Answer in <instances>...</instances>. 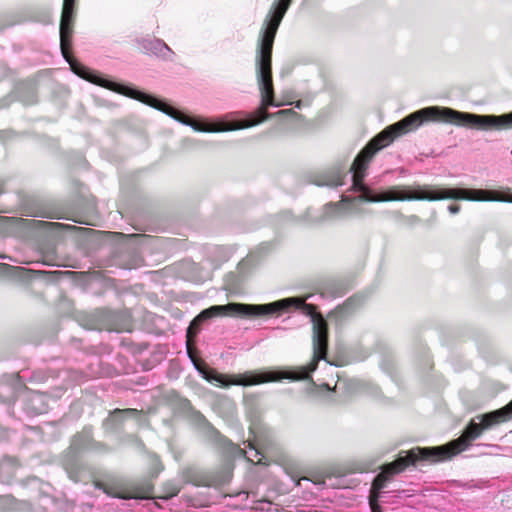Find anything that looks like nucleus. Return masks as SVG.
Masks as SVG:
<instances>
[{
	"mask_svg": "<svg viewBox=\"0 0 512 512\" xmlns=\"http://www.w3.org/2000/svg\"><path fill=\"white\" fill-rule=\"evenodd\" d=\"M439 122L431 106L419 109L402 120L387 126L374 136L356 155L352 165L345 170L341 165L308 172L303 176V182L318 187L340 188L348 184L347 190L357 193L351 197L341 195L339 202H329L322 208H308L306 212L297 217L289 210L281 212L277 217L280 221L303 223L307 225L321 224L343 217L350 212L356 202H387V201H439V200H467V201H499L512 203L510 188L499 190H485L477 188L441 187L431 184L414 183L413 185H394L378 190L369 187L364 179L368 167L375 155L389 146L397 137L415 130L424 122Z\"/></svg>",
	"mask_w": 512,
	"mask_h": 512,
	"instance_id": "f257e3e1",
	"label": "nucleus"
},
{
	"mask_svg": "<svg viewBox=\"0 0 512 512\" xmlns=\"http://www.w3.org/2000/svg\"><path fill=\"white\" fill-rule=\"evenodd\" d=\"M293 0H274L263 23L257 41L256 78L261 94V107L254 113L231 112L220 117L209 118L193 116L171 105L165 99L146 92L132 84L116 81L100 73V86L129 98L140 101L169 116L178 123L192 128L196 132L218 133L234 131L255 126L274 116L286 121L299 123L302 115L293 109H282L271 114L266 113L267 107L294 105L297 109L308 106L307 101L280 103L275 100L272 82V50L278 28L290 8Z\"/></svg>",
	"mask_w": 512,
	"mask_h": 512,
	"instance_id": "f03ea898",
	"label": "nucleus"
},
{
	"mask_svg": "<svg viewBox=\"0 0 512 512\" xmlns=\"http://www.w3.org/2000/svg\"><path fill=\"white\" fill-rule=\"evenodd\" d=\"M353 286L352 276H339L323 280L318 286V293L282 298L264 304L230 302L225 305H213L202 310L197 319L207 321L219 316H232L244 319L281 316L284 313L297 312L309 318L312 323L313 358L302 367L317 368L319 361L327 360L328 327L325 320L317 316V306L307 303L309 299L332 301L344 296Z\"/></svg>",
	"mask_w": 512,
	"mask_h": 512,
	"instance_id": "7ed1b4c3",
	"label": "nucleus"
},
{
	"mask_svg": "<svg viewBox=\"0 0 512 512\" xmlns=\"http://www.w3.org/2000/svg\"><path fill=\"white\" fill-rule=\"evenodd\" d=\"M472 419L463 431V437H459L444 445L429 447H414L407 451H400L396 460L386 463L383 471L389 478L405 471L410 467L424 464H435L450 460L458 453L469 449L471 442L481 436L483 431L512 419V400L500 409L484 413Z\"/></svg>",
	"mask_w": 512,
	"mask_h": 512,
	"instance_id": "20e7f679",
	"label": "nucleus"
},
{
	"mask_svg": "<svg viewBox=\"0 0 512 512\" xmlns=\"http://www.w3.org/2000/svg\"><path fill=\"white\" fill-rule=\"evenodd\" d=\"M314 367H289L274 369H259L245 371L238 374H223L213 369L202 371L198 369L199 374L209 383L221 387L229 388L231 385L236 386H253L267 382H279L282 380L296 381L306 379Z\"/></svg>",
	"mask_w": 512,
	"mask_h": 512,
	"instance_id": "39448f33",
	"label": "nucleus"
},
{
	"mask_svg": "<svg viewBox=\"0 0 512 512\" xmlns=\"http://www.w3.org/2000/svg\"><path fill=\"white\" fill-rule=\"evenodd\" d=\"M106 446L93 439L92 427L86 426L77 433L65 451L62 458V466L69 477L75 483H87L91 479V471L82 459V453L88 451L102 452Z\"/></svg>",
	"mask_w": 512,
	"mask_h": 512,
	"instance_id": "423d86ee",
	"label": "nucleus"
},
{
	"mask_svg": "<svg viewBox=\"0 0 512 512\" xmlns=\"http://www.w3.org/2000/svg\"><path fill=\"white\" fill-rule=\"evenodd\" d=\"M431 108L439 122L482 131L512 129V111L495 115L462 112L445 106H431Z\"/></svg>",
	"mask_w": 512,
	"mask_h": 512,
	"instance_id": "0eeeda50",
	"label": "nucleus"
},
{
	"mask_svg": "<svg viewBox=\"0 0 512 512\" xmlns=\"http://www.w3.org/2000/svg\"><path fill=\"white\" fill-rule=\"evenodd\" d=\"M316 370V368L309 373V376L305 380H310L312 390L318 395L323 396L326 401H332L333 396L336 391L343 393L346 396H352L360 393L368 394L374 398L383 397L380 388L371 381L357 379V378H338V381L335 385V389H332L328 384L324 383L322 385H316L314 381H312V373ZM299 379L298 381H300Z\"/></svg>",
	"mask_w": 512,
	"mask_h": 512,
	"instance_id": "6e6552de",
	"label": "nucleus"
},
{
	"mask_svg": "<svg viewBox=\"0 0 512 512\" xmlns=\"http://www.w3.org/2000/svg\"><path fill=\"white\" fill-rule=\"evenodd\" d=\"M195 420L207 439L227 455H245V457L251 461L252 458L261 455L259 448H257L255 444L249 440L244 441V444H247L245 449L248 450L244 451L241 449L238 445L234 444L231 440L222 435L201 413L196 414Z\"/></svg>",
	"mask_w": 512,
	"mask_h": 512,
	"instance_id": "1a4fd4ad",
	"label": "nucleus"
},
{
	"mask_svg": "<svg viewBox=\"0 0 512 512\" xmlns=\"http://www.w3.org/2000/svg\"><path fill=\"white\" fill-rule=\"evenodd\" d=\"M104 353L110 354L107 345H102L99 348L93 347L92 351L83 353L81 366L73 370L79 374V377L75 376L74 380L81 382L90 378L115 377L116 370L113 364L102 359L101 355Z\"/></svg>",
	"mask_w": 512,
	"mask_h": 512,
	"instance_id": "9d476101",
	"label": "nucleus"
},
{
	"mask_svg": "<svg viewBox=\"0 0 512 512\" xmlns=\"http://www.w3.org/2000/svg\"><path fill=\"white\" fill-rule=\"evenodd\" d=\"M118 345L130 352L141 366L142 370L149 371L160 364L167 354L165 345L157 344L148 351L149 344L146 342L136 343L130 335L116 336Z\"/></svg>",
	"mask_w": 512,
	"mask_h": 512,
	"instance_id": "9b49d317",
	"label": "nucleus"
},
{
	"mask_svg": "<svg viewBox=\"0 0 512 512\" xmlns=\"http://www.w3.org/2000/svg\"><path fill=\"white\" fill-rule=\"evenodd\" d=\"M26 22L48 25L52 22L51 12L47 7H23L17 11L0 15V32L7 27Z\"/></svg>",
	"mask_w": 512,
	"mask_h": 512,
	"instance_id": "f8f14e48",
	"label": "nucleus"
},
{
	"mask_svg": "<svg viewBox=\"0 0 512 512\" xmlns=\"http://www.w3.org/2000/svg\"><path fill=\"white\" fill-rule=\"evenodd\" d=\"M17 406L27 417H35L44 414L49 408L46 394L30 389H23L21 392L15 394L11 408L15 411Z\"/></svg>",
	"mask_w": 512,
	"mask_h": 512,
	"instance_id": "ddd939ff",
	"label": "nucleus"
},
{
	"mask_svg": "<svg viewBox=\"0 0 512 512\" xmlns=\"http://www.w3.org/2000/svg\"><path fill=\"white\" fill-rule=\"evenodd\" d=\"M235 249L232 246L208 244L203 246V259L209 264L210 269L201 271L193 277L196 282H203L211 277V271L219 269L234 254Z\"/></svg>",
	"mask_w": 512,
	"mask_h": 512,
	"instance_id": "4468645a",
	"label": "nucleus"
},
{
	"mask_svg": "<svg viewBox=\"0 0 512 512\" xmlns=\"http://www.w3.org/2000/svg\"><path fill=\"white\" fill-rule=\"evenodd\" d=\"M0 269L4 275L23 284H28L34 279H40L46 283H53L64 273L63 271L33 270L22 266H12L6 263H0Z\"/></svg>",
	"mask_w": 512,
	"mask_h": 512,
	"instance_id": "2eb2a0df",
	"label": "nucleus"
},
{
	"mask_svg": "<svg viewBox=\"0 0 512 512\" xmlns=\"http://www.w3.org/2000/svg\"><path fill=\"white\" fill-rule=\"evenodd\" d=\"M62 374H67V371L55 370L50 367H40L33 370L23 369L18 373H12V377L16 378L19 392L23 389H28L26 383L32 385H39L47 383L49 380H54L61 377Z\"/></svg>",
	"mask_w": 512,
	"mask_h": 512,
	"instance_id": "dca6fc26",
	"label": "nucleus"
},
{
	"mask_svg": "<svg viewBox=\"0 0 512 512\" xmlns=\"http://www.w3.org/2000/svg\"><path fill=\"white\" fill-rule=\"evenodd\" d=\"M93 485L96 489L102 490L108 497L120 500H134L136 502L148 499L153 490L151 483H145L141 488H135L133 490L120 486H108L95 480H93Z\"/></svg>",
	"mask_w": 512,
	"mask_h": 512,
	"instance_id": "f3484780",
	"label": "nucleus"
},
{
	"mask_svg": "<svg viewBox=\"0 0 512 512\" xmlns=\"http://www.w3.org/2000/svg\"><path fill=\"white\" fill-rule=\"evenodd\" d=\"M137 241L136 246L128 247L121 252L115 259L123 270L136 269L144 264V258L141 254L139 245L147 243L152 238L146 234L131 235Z\"/></svg>",
	"mask_w": 512,
	"mask_h": 512,
	"instance_id": "a211bd4d",
	"label": "nucleus"
},
{
	"mask_svg": "<svg viewBox=\"0 0 512 512\" xmlns=\"http://www.w3.org/2000/svg\"><path fill=\"white\" fill-rule=\"evenodd\" d=\"M140 412L137 409H115L103 420L102 427L105 433L119 434L128 419L138 418Z\"/></svg>",
	"mask_w": 512,
	"mask_h": 512,
	"instance_id": "6ab92c4d",
	"label": "nucleus"
},
{
	"mask_svg": "<svg viewBox=\"0 0 512 512\" xmlns=\"http://www.w3.org/2000/svg\"><path fill=\"white\" fill-rule=\"evenodd\" d=\"M17 393H19V386H17L16 378L12 377L11 374L3 375L0 379V404L6 407L9 416L20 419L21 416L11 408Z\"/></svg>",
	"mask_w": 512,
	"mask_h": 512,
	"instance_id": "aec40b11",
	"label": "nucleus"
},
{
	"mask_svg": "<svg viewBox=\"0 0 512 512\" xmlns=\"http://www.w3.org/2000/svg\"><path fill=\"white\" fill-rule=\"evenodd\" d=\"M138 48L147 55H153L163 60H171L173 50L159 38H140L136 40Z\"/></svg>",
	"mask_w": 512,
	"mask_h": 512,
	"instance_id": "412c9836",
	"label": "nucleus"
},
{
	"mask_svg": "<svg viewBox=\"0 0 512 512\" xmlns=\"http://www.w3.org/2000/svg\"><path fill=\"white\" fill-rule=\"evenodd\" d=\"M213 410L218 414L229 426L238 427L236 419V406L234 401L227 396H218L213 401Z\"/></svg>",
	"mask_w": 512,
	"mask_h": 512,
	"instance_id": "4be33fe9",
	"label": "nucleus"
},
{
	"mask_svg": "<svg viewBox=\"0 0 512 512\" xmlns=\"http://www.w3.org/2000/svg\"><path fill=\"white\" fill-rule=\"evenodd\" d=\"M365 298L366 297L362 294H354L332 310L330 316L333 317L338 324L343 323L364 303Z\"/></svg>",
	"mask_w": 512,
	"mask_h": 512,
	"instance_id": "5701e85b",
	"label": "nucleus"
},
{
	"mask_svg": "<svg viewBox=\"0 0 512 512\" xmlns=\"http://www.w3.org/2000/svg\"><path fill=\"white\" fill-rule=\"evenodd\" d=\"M345 475H335V474H326V475H316L310 478H303V480L311 481L318 491H321L326 488H341L346 485Z\"/></svg>",
	"mask_w": 512,
	"mask_h": 512,
	"instance_id": "b1692460",
	"label": "nucleus"
},
{
	"mask_svg": "<svg viewBox=\"0 0 512 512\" xmlns=\"http://www.w3.org/2000/svg\"><path fill=\"white\" fill-rule=\"evenodd\" d=\"M18 468L17 460L12 457H4L0 462V482L10 484Z\"/></svg>",
	"mask_w": 512,
	"mask_h": 512,
	"instance_id": "393cba45",
	"label": "nucleus"
},
{
	"mask_svg": "<svg viewBox=\"0 0 512 512\" xmlns=\"http://www.w3.org/2000/svg\"><path fill=\"white\" fill-rule=\"evenodd\" d=\"M369 356V350L359 344L349 345L343 355V363L360 362Z\"/></svg>",
	"mask_w": 512,
	"mask_h": 512,
	"instance_id": "a878e982",
	"label": "nucleus"
},
{
	"mask_svg": "<svg viewBox=\"0 0 512 512\" xmlns=\"http://www.w3.org/2000/svg\"><path fill=\"white\" fill-rule=\"evenodd\" d=\"M271 246L272 245L268 242L262 243L247 255L243 263H247L250 266H256L260 263L262 257L269 253Z\"/></svg>",
	"mask_w": 512,
	"mask_h": 512,
	"instance_id": "bb28decb",
	"label": "nucleus"
},
{
	"mask_svg": "<svg viewBox=\"0 0 512 512\" xmlns=\"http://www.w3.org/2000/svg\"><path fill=\"white\" fill-rule=\"evenodd\" d=\"M145 321L152 324L151 332L154 334H161L167 327V320L165 317L157 315L155 313L148 312L145 315Z\"/></svg>",
	"mask_w": 512,
	"mask_h": 512,
	"instance_id": "cd10ccee",
	"label": "nucleus"
},
{
	"mask_svg": "<svg viewBox=\"0 0 512 512\" xmlns=\"http://www.w3.org/2000/svg\"><path fill=\"white\" fill-rule=\"evenodd\" d=\"M380 368L385 374H387L393 380H395L396 364H395V359H394L393 355H390V354L383 355V357L380 361Z\"/></svg>",
	"mask_w": 512,
	"mask_h": 512,
	"instance_id": "c85d7f7f",
	"label": "nucleus"
},
{
	"mask_svg": "<svg viewBox=\"0 0 512 512\" xmlns=\"http://www.w3.org/2000/svg\"><path fill=\"white\" fill-rule=\"evenodd\" d=\"M116 370L115 376L121 374H130L134 371L133 366L129 363V360L126 356L118 354L116 357V364L113 365Z\"/></svg>",
	"mask_w": 512,
	"mask_h": 512,
	"instance_id": "c756f323",
	"label": "nucleus"
},
{
	"mask_svg": "<svg viewBox=\"0 0 512 512\" xmlns=\"http://www.w3.org/2000/svg\"><path fill=\"white\" fill-rule=\"evenodd\" d=\"M16 509V500L13 496L0 495V512H10Z\"/></svg>",
	"mask_w": 512,
	"mask_h": 512,
	"instance_id": "7c9ffc66",
	"label": "nucleus"
},
{
	"mask_svg": "<svg viewBox=\"0 0 512 512\" xmlns=\"http://www.w3.org/2000/svg\"><path fill=\"white\" fill-rule=\"evenodd\" d=\"M38 223H42L46 228L55 230V231H74L78 229L76 226L69 225V224H63L60 222H44V221H38Z\"/></svg>",
	"mask_w": 512,
	"mask_h": 512,
	"instance_id": "2f4dec72",
	"label": "nucleus"
},
{
	"mask_svg": "<svg viewBox=\"0 0 512 512\" xmlns=\"http://www.w3.org/2000/svg\"><path fill=\"white\" fill-rule=\"evenodd\" d=\"M258 394L255 393H245L243 396L244 404L250 409H255L257 404Z\"/></svg>",
	"mask_w": 512,
	"mask_h": 512,
	"instance_id": "473e14b6",
	"label": "nucleus"
},
{
	"mask_svg": "<svg viewBox=\"0 0 512 512\" xmlns=\"http://www.w3.org/2000/svg\"><path fill=\"white\" fill-rule=\"evenodd\" d=\"M43 432H46V430H51L53 434V439H58L60 436V432L58 430V426L55 423H45L43 426L40 427Z\"/></svg>",
	"mask_w": 512,
	"mask_h": 512,
	"instance_id": "72a5a7b5",
	"label": "nucleus"
},
{
	"mask_svg": "<svg viewBox=\"0 0 512 512\" xmlns=\"http://www.w3.org/2000/svg\"><path fill=\"white\" fill-rule=\"evenodd\" d=\"M163 470V466L162 464L160 463V461L158 460V458L156 456H154L153 458V466H152V469H151V476L153 478H156L158 477L159 473Z\"/></svg>",
	"mask_w": 512,
	"mask_h": 512,
	"instance_id": "f704fd0d",
	"label": "nucleus"
},
{
	"mask_svg": "<svg viewBox=\"0 0 512 512\" xmlns=\"http://www.w3.org/2000/svg\"><path fill=\"white\" fill-rule=\"evenodd\" d=\"M402 218L404 219V222L410 226L417 225L421 221L417 215H409V216L402 215Z\"/></svg>",
	"mask_w": 512,
	"mask_h": 512,
	"instance_id": "c9c22d12",
	"label": "nucleus"
},
{
	"mask_svg": "<svg viewBox=\"0 0 512 512\" xmlns=\"http://www.w3.org/2000/svg\"><path fill=\"white\" fill-rule=\"evenodd\" d=\"M460 209H461V207H460V205H458V204H450V205H448V207H447V210H448V211H449V213H450V214H452V215H456V214H458V213L460 212Z\"/></svg>",
	"mask_w": 512,
	"mask_h": 512,
	"instance_id": "e433bc0d",
	"label": "nucleus"
},
{
	"mask_svg": "<svg viewBox=\"0 0 512 512\" xmlns=\"http://www.w3.org/2000/svg\"><path fill=\"white\" fill-rule=\"evenodd\" d=\"M229 480H230V473L227 472V473H225L223 479L221 480V483L222 484L227 483Z\"/></svg>",
	"mask_w": 512,
	"mask_h": 512,
	"instance_id": "4c0bfd02",
	"label": "nucleus"
},
{
	"mask_svg": "<svg viewBox=\"0 0 512 512\" xmlns=\"http://www.w3.org/2000/svg\"><path fill=\"white\" fill-rule=\"evenodd\" d=\"M42 264H44V265H48V266H58V264H57V263L52 262V261H49V260H43V261H42Z\"/></svg>",
	"mask_w": 512,
	"mask_h": 512,
	"instance_id": "58836bf2",
	"label": "nucleus"
},
{
	"mask_svg": "<svg viewBox=\"0 0 512 512\" xmlns=\"http://www.w3.org/2000/svg\"><path fill=\"white\" fill-rule=\"evenodd\" d=\"M134 441H135V443H136L138 448H140V449L144 448V444H143V442L141 440L135 438Z\"/></svg>",
	"mask_w": 512,
	"mask_h": 512,
	"instance_id": "ea45409f",
	"label": "nucleus"
},
{
	"mask_svg": "<svg viewBox=\"0 0 512 512\" xmlns=\"http://www.w3.org/2000/svg\"><path fill=\"white\" fill-rule=\"evenodd\" d=\"M71 342H72L73 345H75V347H78V344L81 343V340L77 339V338H72Z\"/></svg>",
	"mask_w": 512,
	"mask_h": 512,
	"instance_id": "a19ab883",
	"label": "nucleus"
},
{
	"mask_svg": "<svg viewBox=\"0 0 512 512\" xmlns=\"http://www.w3.org/2000/svg\"><path fill=\"white\" fill-rule=\"evenodd\" d=\"M30 90H31V99L28 101V103H33V102H35L33 87H30Z\"/></svg>",
	"mask_w": 512,
	"mask_h": 512,
	"instance_id": "79ce46f5",
	"label": "nucleus"
},
{
	"mask_svg": "<svg viewBox=\"0 0 512 512\" xmlns=\"http://www.w3.org/2000/svg\"><path fill=\"white\" fill-rule=\"evenodd\" d=\"M199 267H198V264L196 263H192V269L193 270H197Z\"/></svg>",
	"mask_w": 512,
	"mask_h": 512,
	"instance_id": "37998d69",
	"label": "nucleus"
},
{
	"mask_svg": "<svg viewBox=\"0 0 512 512\" xmlns=\"http://www.w3.org/2000/svg\"><path fill=\"white\" fill-rule=\"evenodd\" d=\"M398 446H399V443H396V444H395V445L390 449V451L395 450Z\"/></svg>",
	"mask_w": 512,
	"mask_h": 512,
	"instance_id": "c03bdc74",
	"label": "nucleus"
},
{
	"mask_svg": "<svg viewBox=\"0 0 512 512\" xmlns=\"http://www.w3.org/2000/svg\"><path fill=\"white\" fill-rule=\"evenodd\" d=\"M191 362H193L194 367H195L197 370H198V369H200V368L197 366V364L194 362V359H191Z\"/></svg>",
	"mask_w": 512,
	"mask_h": 512,
	"instance_id": "a18cd8bd",
	"label": "nucleus"
},
{
	"mask_svg": "<svg viewBox=\"0 0 512 512\" xmlns=\"http://www.w3.org/2000/svg\"><path fill=\"white\" fill-rule=\"evenodd\" d=\"M0 258H1V259H6V258L11 259L10 257H7V256H5V255H0Z\"/></svg>",
	"mask_w": 512,
	"mask_h": 512,
	"instance_id": "49530a36",
	"label": "nucleus"
},
{
	"mask_svg": "<svg viewBox=\"0 0 512 512\" xmlns=\"http://www.w3.org/2000/svg\"><path fill=\"white\" fill-rule=\"evenodd\" d=\"M43 497H44L45 499H47V500H51V499H50V497H49L48 495H44Z\"/></svg>",
	"mask_w": 512,
	"mask_h": 512,
	"instance_id": "de8ad7c7",
	"label": "nucleus"
},
{
	"mask_svg": "<svg viewBox=\"0 0 512 512\" xmlns=\"http://www.w3.org/2000/svg\"><path fill=\"white\" fill-rule=\"evenodd\" d=\"M177 493H178V491L174 492L172 495L169 496V498H171L174 495H177Z\"/></svg>",
	"mask_w": 512,
	"mask_h": 512,
	"instance_id": "09e8293b",
	"label": "nucleus"
},
{
	"mask_svg": "<svg viewBox=\"0 0 512 512\" xmlns=\"http://www.w3.org/2000/svg\"><path fill=\"white\" fill-rule=\"evenodd\" d=\"M193 484H194V485H196V486H199V485H200V483H199V482H193Z\"/></svg>",
	"mask_w": 512,
	"mask_h": 512,
	"instance_id": "8fccbe9b",
	"label": "nucleus"
},
{
	"mask_svg": "<svg viewBox=\"0 0 512 512\" xmlns=\"http://www.w3.org/2000/svg\"><path fill=\"white\" fill-rule=\"evenodd\" d=\"M0 108H3V105H2V104H0Z\"/></svg>",
	"mask_w": 512,
	"mask_h": 512,
	"instance_id": "3c124183",
	"label": "nucleus"
}]
</instances>
